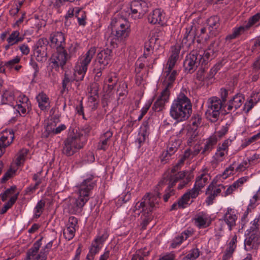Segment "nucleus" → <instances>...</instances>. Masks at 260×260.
<instances>
[{
    "instance_id": "f257e3e1",
    "label": "nucleus",
    "mask_w": 260,
    "mask_h": 260,
    "mask_svg": "<svg viewBox=\"0 0 260 260\" xmlns=\"http://www.w3.org/2000/svg\"><path fill=\"white\" fill-rule=\"evenodd\" d=\"M96 185V180L93 174H87L83 176L82 181L76 187L79 196L70 201L68 205L69 211L73 214L80 213L83 207L89 199L92 190Z\"/></svg>"
},
{
    "instance_id": "f03ea898",
    "label": "nucleus",
    "mask_w": 260,
    "mask_h": 260,
    "mask_svg": "<svg viewBox=\"0 0 260 260\" xmlns=\"http://www.w3.org/2000/svg\"><path fill=\"white\" fill-rule=\"evenodd\" d=\"M192 113V104L183 93H180L171 105L170 116L177 122L186 121Z\"/></svg>"
},
{
    "instance_id": "7ed1b4c3",
    "label": "nucleus",
    "mask_w": 260,
    "mask_h": 260,
    "mask_svg": "<svg viewBox=\"0 0 260 260\" xmlns=\"http://www.w3.org/2000/svg\"><path fill=\"white\" fill-rule=\"evenodd\" d=\"M112 31L108 41L114 48L122 42L129 36L131 29L128 22L120 18H114L111 22Z\"/></svg>"
},
{
    "instance_id": "20e7f679",
    "label": "nucleus",
    "mask_w": 260,
    "mask_h": 260,
    "mask_svg": "<svg viewBox=\"0 0 260 260\" xmlns=\"http://www.w3.org/2000/svg\"><path fill=\"white\" fill-rule=\"evenodd\" d=\"M112 31L108 41L114 48L122 42L129 36L131 29L128 22L120 18H114L111 22Z\"/></svg>"
},
{
    "instance_id": "39448f33",
    "label": "nucleus",
    "mask_w": 260,
    "mask_h": 260,
    "mask_svg": "<svg viewBox=\"0 0 260 260\" xmlns=\"http://www.w3.org/2000/svg\"><path fill=\"white\" fill-rule=\"evenodd\" d=\"M160 200V194L156 191L154 193H147L142 199L140 202H137L134 209L133 212L139 215L140 213L143 214L152 213L153 211L158 207Z\"/></svg>"
},
{
    "instance_id": "423d86ee",
    "label": "nucleus",
    "mask_w": 260,
    "mask_h": 260,
    "mask_svg": "<svg viewBox=\"0 0 260 260\" xmlns=\"http://www.w3.org/2000/svg\"><path fill=\"white\" fill-rule=\"evenodd\" d=\"M207 104L206 118L212 122H216L219 118L220 110L223 107V104L219 98L213 96L208 100Z\"/></svg>"
},
{
    "instance_id": "0eeeda50",
    "label": "nucleus",
    "mask_w": 260,
    "mask_h": 260,
    "mask_svg": "<svg viewBox=\"0 0 260 260\" xmlns=\"http://www.w3.org/2000/svg\"><path fill=\"white\" fill-rule=\"evenodd\" d=\"M185 176L184 172H179L174 175L168 174L166 177H164L162 180L160 181L158 185L160 184L168 183L169 186L166 190L165 194L164 195V200L165 202H168L169 199L172 196L174 195L175 191L173 187L175 185L176 182L179 179H182Z\"/></svg>"
},
{
    "instance_id": "6e6552de",
    "label": "nucleus",
    "mask_w": 260,
    "mask_h": 260,
    "mask_svg": "<svg viewBox=\"0 0 260 260\" xmlns=\"http://www.w3.org/2000/svg\"><path fill=\"white\" fill-rule=\"evenodd\" d=\"M258 230L257 225H253L248 231V236L244 240V248L246 251L256 249L260 245V236L257 233Z\"/></svg>"
},
{
    "instance_id": "1a4fd4ad",
    "label": "nucleus",
    "mask_w": 260,
    "mask_h": 260,
    "mask_svg": "<svg viewBox=\"0 0 260 260\" xmlns=\"http://www.w3.org/2000/svg\"><path fill=\"white\" fill-rule=\"evenodd\" d=\"M199 53L198 50H193L186 56L183 62V67L187 73H193L198 66L202 64V56Z\"/></svg>"
},
{
    "instance_id": "9d476101",
    "label": "nucleus",
    "mask_w": 260,
    "mask_h": 260,
    "mask_svg": "<svg viewBox=\"0 0 260 260\" xmlns=\"http://www.w3.org/2000/svg\"><path fill=\"white\" fill-rule=\"evenodd\" d=\"M83 147V144L81 142L79 138L76 136L70 137L64 140L62 152L66 155L70 156Z\"/></svg>"
},
{
    "instance_id": "9b49d317",
    "label": "nucleus",
    "mask_w": 260,
    "mask_h": 260,
    "mask_svg": "<svg viewBox=\"0 0 260 260\" xmlns=\"http://www.w3.org/2000/svg\"><path fill=\"white\" fill-rule=\"evenodd\" d=\"M132 17L135 19L141 18L147 12V4L143 1L138 0L133 1L130 5Z\"/></svg>"
},
{
    "instance_id": "f8f14e48",
    "label": "nucleus",
    "mask_w": 260,
    "mask_h": 260,
    "mask_svg": "<svg viewBox=\"0 0 260 260\" xmlns=\"http://www.w3.org/2000/svg\"><path fill=\"white\" fill-rule=\"evenodd\" d=\"M68 59V53L65 49L56 50L50 59L51 67L55 70L60 67L63 69Z\"/></svg>"
},
{
    "instance_id": "ddd939ff",
    "label": "nucleus",
    "mask_w": 260,
    "mask_h": 260,
    "mask_svg": "<svg viewBox=\"0 0 260 260\" xmlns=\"http://www.w3.org/2000/svg\"><path fill=\"white\" fill-rule=\"evenodd\" d=\"M217 47L218 43L214 41L210 44L206 50H198L199 54L202 56V66L206 65L210 60L216 56L218 52Z\"/></svg>"
},
{
    "instance_id": "4468645a",
    "label": "nucleus",
    "mask_w": 260,
    "mask_h": 260,
    "mask_svg": "<svg viewBox=\"0 0 260 260\" xmlns=\"http://www.w3.org/2000/svg\"><path fill=\"white\" fill-rule=\"evenodd\" d=\"M112 53L111 50L108 48L102 50L98 53L95 60V67H100L101 69H105L111 61Z\"/></svg>"
},
{
    "instance_id": "2eb2a0df",
    "label": "nucleus",
    "mask_w": 260,
    "mask_h": 260,
    "mask_svg": "<svg viewBox=\"0 0 260 260\" xmlns=\"http://www.w3.org/2000/svg\"><path fill=\"white\" fill-rule=\"evenodd\" d=\"M50 46L56 50L64 49L66 42L64 34L61 31L53 32L50 36Z\"/></svg>"
},
{
    "instance_id": "dca6fc26",
    "label": "nucleus",
    "mask_w": 260,
    "mask_h": 260,
    "mask_svg": "<svg viewBox=\"0 0 260 260\" xmlns=\"http://www.w3.org/2000/svg\"><path fill=\"white\" fill-rule=\"evenodd\" d=\"M95 52V47H91L81 58L80 64L78 66H79V73H81V74L85 76L87 70L88 66Z\"/></svg>"
},
{
    "instance_id": "f3484780",
    "label": "nucleus",
    "mask_w": 260,
    "mask_h": 260,
    "mask_svg": "<svg viewBox=\"0 0 260 260\" xmlns=\"http://www.w3.org/2000/svg\"><path fill=\"white\" fill-rule=\"evenodd\" d=\"M196 27L193 25H190L186 27V31L182 40L183 46L189 48L194 43L196 36Z\"/></svg>"
},
{
    "instance_id": "a211bd4d",
    "label": "nucleus",
    "mask_w": 260,
    "mask_h": 260,
    "mask_svg": "<svg viewBox=\"0 0 260 260\" xmlns=\"http://www.w3.org/2000/svg\"><path fill=\"white\" fill-rule=\"evenodd\" d=\"M170 95V91H168L166 89H163L161 92L160 95L157 100L154 102L152 109L155 112L161 111L165 107L166 103L168 102Z\"/></svg>"
},
{
    "instance_id": "6ab92c4d",
    "label": "nucleus",
    "mask_w": 260,
    "mask_h": 260,
    "mask_svg": "<svg viewBox=\"0 0 260 260\" xmlns=\"http://www.w3.org/2000/svg\"><path fill=\"white\" fill-rule=\"evenodd\" d=\"M207 23L210 34L214 36H216L220 28V17L217 15L212 16L207 19Z\"/></svg>"
},
{
    "instance_id": "aec40b11",
    "label": "nucleus",
    "mask_w": 260,
    "mask_h": 260,
    "mask_svg": "<svg viewBox=\"0 0 260 260\" xmlns=\"http://www.w3.org/2000/svg\"><path fill=\"white\" fill-rule=\"evenodd\" d=\"M84 75L82 74V76L80 77H74L73 72L70 71H66L64 74L63 78L62 81V90L63 92L65 91H68V88L70 85L74 81H79L83 80Z\"/></svg>"
},
{
    "instance_id": "412c9836",
    "label": "nucleus",
    "mask_w": 260,
    "mask_h": 260,
    "mask_svg": "<svg viewBox=\"0 0 260 260\" xmlns=\"http://www.w3.org/2000/svg\"><path fill=\"white\" fill-rule=\"evenodd\" d=\"M237 219V216L235 211L230 208L227 209L226 212L224 213L222 219L220 220H223L228 225L229 230L232 231L233 228L236 225V222Z\"/></svg>"
},
{
    "instance_id": "4be33fe9",
    "label": "nucleus",
    "mask_w": 260,
    "mask_h": 260,
    "mask_svg": "<svg viewBox=\"0 0 260 260\" xmlns=\"http://www.w3.org/2000/svg\"><path fill=\"white\" fill-rule=\"evenodd\" d=\"M195 224L199 228H206L208 227L211 223L210 217L203 212L199 213L194 218Z\"/></svg>"
},
{
    "instance_id": "5701e85b",
    "label": "nucleus",
    "mask_w": 260,
    "mask_h": 260,
    "mask_svg": "<svg viewBox=\"0 0 260 260\" xmlns=\"http://www.w3.org/2000/svg\"><path fill=\"white\" fill-rule=\"evenodd\" d=\"M210 178L211 177L208 173V168L207 167L203 168L201 174L197 177L194 185L201 189L208 183Z\"/></svg>"
},
{
    "instance_id": "b1692460",
    "label": "nucleus",
    "mask_w": 260,
    "mask_h": 260,
    "mask_svg": "<svg viewBox=\"0 0 260 260\" xmlns=\"http://www.w3.org/2000/svg\"><path fill=\"white\" fill-rule=\"evenodd\" d=\"M244 101V98L242 94H236L227 104V111L228 112L238 109Z\"/></svg>"
},
{
    "instance_id": "393cba45",
    "label": "nucleus",
    "mask_w": 260,
    "mask_h": 260,
    "mask_svg": "<svg viewBox=\"0 0 260 260\" xmlns=\"http://www.w3.org/2000/svg\"><path fill=\"white\" fill-rule=\"evenodd\" d=\"M149 130L148 122L147 121H144L140 128L138 138L136 140V142L139 144V148L146 141L149 134Z\"/></svg>"
},
{
    "instance_id": "a878e982",
    "label": "nucleus",
    "mask_w": 260,
    "mask_h": 260,
    "mask_svg": "<svg viewBox=\"0 0 260 260\" xmlns=\"http://www.w3.org/2000/svg\"><path fill=\"white\" fill-rule=\"evenodd\" d=\"M43 237L38 240L35 242L32 247L29 249L26 253V258L28 260H36L40 255V252L39 253L38 251L42 245V241Z\"/></svg>"
},
{
    "instance_id": "bb28decb",
    "label": "nucleus",
    "mask_w": 260,
    "mask_h": 260,
    "mask_svg": "<svg viewBox=\"0 0 260 260\" xmlns=\"http://www.w3.org/2000/svg\"><path fill=\"white\" fill-rule=\"evenodd\" d=\"M180 49L178 47H174L172 48L171 54L169 57L166 64L167 72L172 71L179 58Z\"/></svg>"
},
{
    "instance_id": "cd10ccee",
    "label": "nucleus",
    "mask_w": 260,
    "mask_h": 260,
    "mask_svg": "<svg viewBox=\"0 0 260 260\" xmlns=\"http://www.w3.org/2000/svg\"><path fill=\"white\" fill-rule=\"evenodd\" d=\"M165 73H166V76L164 81V85L165 86L164 89L170 91V89L173 87L176 77L178 74V72L177 70L167 72V70H166Z\"/></svg>"
},
{
    "instance_id": "c85d7f7f",
    "label": "nucleus",
    "mask_w": 260,
    "mask_h": 260,
    "mask_svg": "<svg viewBox=\"0 0 260 260\" xmlns=\"http://www.w3.org/2000/svg\"><path fill=\"white\" fill-rule=\"evenodd\" d=\"M218 142V138L216 135H212L208 138L204 147L202 149L201 154L204 155H208L214 148Z\"/></svg>"
},
{
    "instance_id": "c756f323",
    "label": "nucleus",
    "mask_w": 260,
    "mask_h": 260,
    "mask_svg": "<svg viewBox=\"0 0 260 260\" xmlns=\"http://www.w3.org/2000/svg\"><path fill=\"white\" fill-rule=\"evenodd\" d=\"M39 108L42 111H47L50 108V101L48 96L44 92L40 93L36 96Z\"/></svg>"
},
{
    "instance_id": "7c9ffc66",
    "label": "nucleus",
    "mask_w": 260,
    "mask_h": 260,
    "mask_svg": "<svg viewBox=\"0 0 260 260\" xmlns=\"http://www.w3.org/2000/svg\"><path fill=\"white\" fill-rule=\"evenodd\" d=\"M113 133L108 130L104 133L100 137V141L98 144V149L106 151L108 147V142L110 139L112 137Z\"/></svg>"
},
{
    "instance_id": "2f4dec72",
    "label": "nucleus",
    "mask_w": 260,
    "mask_h": 260,
    "mask_svg": "<svg viewBox=\"0 0 260 260\" xmlns=\"http://www.w3.org/2000/svg\"><path fill=\"white\" fill-rule=\"evenodd\" d=\"M164 16L160 9H156L154 10L148 16V21L150 23L155 24L160 23L163 21Z\"/></svg>"
},
{
    "instance_id": "473e14b6",
    "label": "nucleus",
    "mask_w": 260,
    "mask_h": 260,
    "mask_svg": "<svg viewBox=\"0 0 260 260\" xmlns=\"http://www.w3.org/2000/svg\"><path fill=\"white\" fill-rule=\"evenodd\" d=\"M237 242V236L236 235H235L231 239L230 242L229 243L228 246L226 248L225 254L223 255V259L224 260H225L226 259L230 258L232 256V254L233 253L235 249L236 248Z\"/></svg>"
},
{
    "instance_id": "72a5a7b5",
    "label": "nucleus",
    "mask_w": 260,
    "mask_h": 260,
    "mask_svg": "<svg viewBox=\"0 0 260 260\" xmlns=\"http://www.w3.org/2000/svg\"><path fill=\"white\" fill-rule=\"evenodd\" d=\"M157 40L158 39L155 36H152L148 41L145 43V50L143 54L144 58H146L151 53L153 52L152 51Z\"/></svg>"
},
{
    "instance_id": "f704fd0d",
    "label": "nucleus",
    "mask_w": 260,
    "mask_h": 260,
    "mask_svg": "<svg viewBox=\"0 0 260 260\" xmlns=\"http://www.w3.org/2000/svg\"><path fill=\"white\" fill-rule=\"evenodd\" d=\"M14 138L13 132L9 131V133H4L0 138V144L6 149L12 143Z\"/></svg>"
},
{
    "instance_id": "c9c22d12",
    "label": "nucleus",
    "mask_w": 260,
    "mask_h": 260,
    "mask_svg": "<svg viewBox=\"0 0 260 260\" xmlns=\"http://www.w3.org/2000/svg\"><path fill=\"white\" fill-rule=\"evenodd\" d=\"M15 100L14 93L13 91L6 90L2 96V104L13 105Z\"/></svg>"
},
{
    "instance_id": "e433bc0d",
    "label": "nucleus",
    "mask_w": 260,
    "mask_h": 260,
    "mask_svg": "<svg viewBox=\"0 0 260 260\" xmlns=\"http://www.w3.org/2000/svg\"><path fill=\"white\" fill-rule=\"evenodd\" d=\"M34 54L38 61L45 62L47 59V49L35 48Z\"/></svg>"
},
{
    "instance_id": "4c0bfd02",
    "label": "nucleus",
    "mask_w": 260,
    "mask_h": 260,
    "mask_svg": "<svg viewBox=\"0 0 260 260\" xmlns=\"http://www.w3.org/2000/svg\"><path fill=\"white\" fill-rule=\"evenodd\" d=\"M181 144V141L176 138H172L170 140L167 149L170 152V155L174 154L179 148Z\"/></svg>"
},
{
    "instance_id": "58836bf2",
    "label": "nucleus",
    "mask_w": 260,
    "mask_h": 260,
    "mask_svg": "<svg viewBox=\"0 0 260 260\" xmlns=\"http://www.w3.org/2000/svg\"><path fill=\"white\" fill-rule=\"evenodd\" d=\"M258 93H253L251 95V99H250L247 102H246L243 107V111L248 113L249 111L253 107L254 105H255L259 99L256 100L254 97L255 95H257Z\"/></svg>"
},
{
    "instance_id": "ea45409f",
    "label": "nucleus",
    "mask_w": 260,
    "mask_h": 260,
    "mask_svg": "<svg viewBox=\"0 0 260 260\" xmlns=\"http://www.w3.org/2000/svg\"><path fill=\"white\" fill-rule=\"evenodd\" d=\"M228 154V153L222 151L217 148L216 153L213 156V160L211 161L212 164L217 165L220 162L222 161L224 159L225 156Z\"/></svg>"
},
{
    "instance_id": "a19ab883",
    "label": "nucleus",
    "mask_w": 260,
    "mask_h": 260,
    "mask_svg": "<svg viewBox=\"0 0 260 260\" xmlns=\"http://www.w3.org/2000/svg\"><path fill=\"white\" fill-rule=\"evenodd\" d=\"M23 37L20 36V33L18 31H13L8 38L7 41L10 45H15L23 40Z\"/></svg>"
},
{
    "instance_id": "79ce46f5",
    "label": "nucleus",
    "mask_w": 260,
    "mask_h": 260,
    "mask_svg": "<svg viewBox=\"0 0 260 260\" xmlns=\"http://www.w3.org/2000/svg\"><path fill=\"white\" fill-rule=\"evenodd\" d=\"M101 248V246L99 244L93 242L86 256V259L87 260H93L94 255L99 252Z\"/></svg>"
},
{
    "instance_id": "37998d69",
    "label": "nucleus",
    "mask_w": 260,
    "mask_h": 260,
    "mask_svg": "<svg viewBox=\"0 0 260 260\" xmlns=\"http://www.w3.org/2000/svg\"><path fill=\"white\" fill-rule=\"evenodd\" d=\"M198 135V132L197 128L189 127L188 129L186 137L188 145H191L193 142L197 140Z\"/></svg>"
},
{
    "instance_id": "c03bdc74",
    "label": "nucleus",
    "mask_w": 260,
    "mask_h": 260,
    "mask_svg": "<svg viewBox=\"0 0 260 260\" xmlns=\"http://www.w3.org/2000/svg\"><path fill=\"white\" fill-rule=\"evenodd\" d=\"M75 16L77 18L78 22L79 25L85 26L86 22V15L85 12L78 8L75 9Z\"/></svg>"
},
{
    "instance_id": "a18cd8bd",
    "label": "nucleus",
    "mask_w": 260,
    "mask_h": 260,
    "mask_svg": "<svg viewBox=\"0 0 260 260\" xmlns=\"http://www.w3.org/2000/svg\"><path fill=\"white\" fill-rule=\"evenodd\" d=\"M18 193L11 197L9 201L4 205V207L1 209H0L1 214H5L9 209L11 208L13 205L16 202L18 198Z\"/></svg>"
},
{
    "instance_id": "49530a36",
    "label": "nucleus",
    "mask_w": 260,
    "mask_h": 260,
    "mask_svg": "<svg viewBox=\"0 0 260 260\" xmlns=\"http://www.w3.org/2000/svg\"><path fill=\"white\" fill-rule=\"evenodd\" d=\"M66 128V126L63 124L59 125L55 128H52L51 127H50L49 126H47L46 129L47 134L45 135V137H48L49 135L50 134H52L53 135L58 134Z\"/></svg>"
},
{
    "instance_id": "de8ad7c7",
    "label": "nucleus",
    "mask_w": 260,
    "mask_h": 260,
    "mask_svg": "<svg viewBox=\"0 0 260 260\" xmlns=\"http://www.w3.org/2000/svg\"><path fill=\"white\" fill-rule=\"evenodd\" d=\"M45 202L42 200L39 201L36 207L34 209V216L36 218H38L40 217L41 215L43 213L45 206Z\"/></svg>"
},
{
    "instance_id": "09e8293b",
    "label": "nucleus",
    "mask_w": 260,
    "mask_h": 260,
    "mask_svg": "<svg viewBox=\"0 0 260 260\" xmlns=\"http://www.w3.org/2000/svg\"><path fill=\"white\" fill-rule=\"evenodd\" d=\"M214 188V185L211 183L207 187L206 191V194H209L208 197L206 200V202L208 205L212 204L213 202V200L215 199L216 196L212 192V190Z\"/></svg>"
},
{
    "instance_id": "8fccbe9b",
    "label": "nucleus",
    "mask_w": 260,
    "mask_h": 260,
    "mask_svg": "<svg viewBox=\"0 0 260 260\" xmlns=\"http://www.w3.org/2000/svg\"><path fill=\"white\" fill-rule=\"evenodd\" d=\"M188 231H184V232L182 233L180 236L176 237V238L173 240V242L172 243V247L173 248H175L177 246L180 245L182 243L183 241L186 240L188 238Z\"/></svg>"
},
{
    "instance_id": "3c124183",
    "label": "nucleus",
    "mask_w": 260,
    "mask_h": 260,
    "mask_svg": "<svg viewBox=\"0 0 260 260\" xmlns=\"http://www.w3.org/2000/svg\"><path fill=\"white\" fill-rule=\"evenodd\" d=\"M184 172L185 176L181 179H179L178 181H181L180 183L178 185V189H182L186 185H187L193 178V176L191 174H189L188 175H186V172Z\"/></svg>"
},
{
    "instance_id": "603ef678",
    "label": "nucleus",
    "mask_w": 260,
    "mask_h": 260,
    "mask_svg": "<svg viewBox=\"0 0 260 260\" xmlns=\"http://www.w3.org/2000/svg\"><path fill=\"white\" fill-rule=\"evenodd\" d=\"M260 20V12L255 14L253 16L250 17L247 22L244 24L246 28L248 29L252 26L255 24Z\"/></svg>"
},
{
    "instance_id": "864d4df0",
    "label": "nucleus",
    "mask_w": 260,
    "mask_h": 260,
    "mask_svg": "<svg viewBox=\"0 0 260 260\" xmlns=\"http://www.w3.org/2000/svg\"><path fill=\"white\" fill-rule=\"evenodd\" d=\"M76 229L67 227L63 230V235L65 239L68 241L72 240L75 236Z\"/></svg>"
},
{
    "instance_id": "5fc2aeb1",
    "label": "nucleus",
    "mask_w": 260,
    "mask_h": 260,
    "mask_svg": "<svg viewBox=\"0 0 260 260\" xmlns=\"http://www.w3.org/2000/svg\"><path fill=\"white\" fill-rule=\"evenodd\" d=\"M16 108L20 115H25L31 109V105L27 104H24V105H23L17 104L16 105Z\"/></svg>"
},
{
    "instance_id": "6e6d98bb",
    "label": "nucleus",
    "mask_w": 260,
    "mask_h": 260,
    "mask_svg": "<svg viewBox=\"0 0 260 260\" xmlns=\"http://www.w3.org/2000/svg\"><path fill=\"white\" fill-rule=\"evenodd\" d=\"M221 62L216 64L208 73L206 77V80H210L212 79L215 75L217 73L218 70H219L222 67Z\"/></svg>"
},
{
    "instance_id": "4d7b16f0",
    "label": "nucleus",
    "mask_w": 260,
    "mask_h": 260,
    "mask_svg": "<svg viewBox=\"0 0 260 260\" xmlns=\"http://www.w3.org/2000/svg\"><path fill=\"white\" fill-rule=\"evenodd\" d=\"M16 188L15 186H13L6 189L4 192L1 193L0 198L2 200L5 202L9 197L14 193Z\"/></svg>"
},
{
    "instance_id": "13d9d810",
    "label": "nucleus",
    "mask_w": 260,
    "mask_h": 260,
    "mask_svg": "<svg viewBox=\"0 0 260 260\" xmlns=\"http://www.w3.org/2000/svg\"><path fill=\"white\" fill-rule=\"evenodd\" d=\"M20 58L17 56L13 59L10 60L8 61H5L6 68L10 70L14 69L16 64L20 62Z\"/></svg>"
},
{
    "instance_id": "bf43d9fd",
    "label": "nucleus",
    "mask_w": 260,
    "mask_h": 260,
    "mask_svg": "<svg viewBox=\"0 0 260 260\" xmlns=\"http://www.w3.org/2000/svg\"><path fill=\"white\" fill-rule=\"evenodd\" d=\"M144 58V56L139 57L135 63L136 74H140L142 70L145 67V63H144L145 61L143 60V59Z\"/></svg>"
},
{
    "instance_id": "052dcab7",
    "label": "nucleus",
    "mask_w": 260,
    "mask_h": 260,
    "mask_svg": "<svg viewBox=\"0 0 260 260\" xmlns=\"http://www.w3.org/2000/svg\"><path fill=\"white\" fill-rule=\"evenodd\" d=\"M232 142V140L231 139H228L224 140L221 144H218L217 148L222 151L228 153L229 147L231 145Z\"/></svg>"
},
{
    "instance_id": "680f3d73",
    "label": "nucleus",
    "mask_w": 260,
    "mask_h": 260,
    "mask_svg": "<svg viewBox=\"0 0 260 260\" xmlns=\"http://www.w3.org/2000/svg\"><path fill=\"white\" fill-rule=\"evenodd\" d=\"M201 190V189H199L198 186H196L195 185H194L193 187L186 192L185 194L188 195L189 199H190V198H196L199 194Z\"/></svg>"
},
{
    "instance_id": "e2e57ef3",
    "label": "nucleus",
    "mask_w": 260,
    "mask_h": 260,
    "mask_svg": "<svg viewBox=\"0 0 260 260\" xmlns=\"http://www.w3.org/2000/svg\"><path fill=\"white\" fill-rule=\"evenodd\" d=\"M49 42L46 38H42L40 39L36 43L35 48H44L47 49V46Z\"/></svg>"
},
{
    "instance_id": "0e129e2a",
    "label": "nucleus",
    "mask_w": 260,
    "mask_h": 260,
    "mask_svg": "<svg viewBox=\"0 0 260 260\" xmlns=\"http://www.w3.org/2000/svg\"><path fill=\"white\" fill-rule=\"evenodd\" d=\"M191 121L192 124L194 127H198L201 124L202 122V117L199 114H194L191 117Z\"/></svg>"
},
{
    "instance_id": "69168bd1",
    "label": "nucleus",
    "mask_w": 260,
    "mask_h": 260,
    "mask_svg": "<svg viewBox=\"0 0 260 260\" xmlns=\"http://www.w3.org/2000/svg\"><path fill=\"white\" fill-rule=\"evenodd\" d=\"M189 200L188 195L184 193L177 202L178 207L181 208H185V205L188 204Z\"/></svg>"
},
{
    "instance_id": "338daca9",
    "label": "nucleus",
    "mask_w": 260,
    "mask_h": 260,
    "mask_svg": "<svg viewBox=\"0 0 260 260\" xmlns=\"http://www.w3.org/2000/svg\"><path fill=\"white\" fill-rule=\"evenodd\" d=\"M206 71L205 67H202L199 69L196 74V79L200 81H203L206 80V77H205V73Z\"/></svg>"
},
{
    "instance_id": "774afa93",
    "label": "nucleus",
    "mask_w": 260,
    "mask_h": 260,
    "mask_svg": "<svg viewBox=\"0 0 260 260\" xmlns=\"http://www.w3.org/2000/svg\"><path fill=\"white\" fill-rule=\"evenodd\" d=\"M200 251L199 249L195 248L191 249L187 254V255H188L192 260H195L200 256Z\"/></svg>"
}]
</instances>
